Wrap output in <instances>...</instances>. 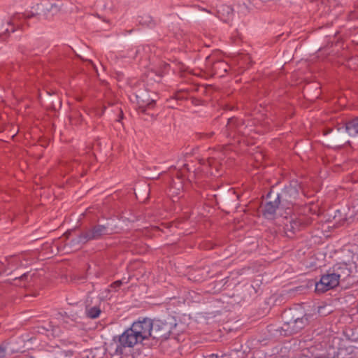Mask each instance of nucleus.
I'll return each instance as SVG.
<instances>
[{
  "instance_id": "obj_1",
  "label": "nucleus",
  "mask_w": 358,
  "mask_h": 358,
  "mask_svg": "<svg viewBox=\"0 0 358 358\" xmlns=\"http://www.w3.org/2000/svg\"><path fill=\"white\" fill-rule=\"evenodd\" d=\"M153 320L143 318L134 322L130 328L125 330L119 337L115 349L117 355H123L127 348H133L144 340L151 337Z\"/></svg>"
},
{
  "instance_id": "obj_2",
  "label": "nucleus",
  "mask_w": 358,
  "mask_h": 358,
  "mask_svg": "<svg viewBox=\"0 0 358 358\" xmlns=\"http://www.w3.org/2000/svg\"><path fill=\"white\" fill-rule=\"evenodd\" d=\"M299 195L296 184L286 187L280 194L277 195L280 202V207L289 209L296 201Z\"/></svg>"
},
{
  "instance_id": "obj_3",
  "label": "nucleus",
  "mask_w": 358,
  "mask_h": 358,
  "mask_svg": "<svg viewBox=\"0 0 358 358\" xmlns=\"http://www.w3.org/2000/svg\"><path fill=\"white\" fill-rule=\"evenodd\" d=\"M336 276L332 270L329 269L326 274L322 275L320 280L315 284V291L318 293H323L337 287L340 281Z\"/></svg>"
},
{
  "instance_id": "obj_4",
  "label": "nucleus",
  "mask_w": 358,
  "mask_h": 358,
  "mask_svg": "<svg viewBox=\"0 0 358 358\" xmlns=\"http://www.w3.org/2000/svg\"><path fill=\"white\" fill-rule=\"evenodd\" d=\"M151 337L155 339H167L170 336L173 326L161 320L153 321Z\"/></svg>"
},
{
  "instance_id": "obj_5",
  "label": "nucleus",
  "mask_w": 358,
  "mask_h": 358,
  "mask_svg": "<svg viewBox=\"0 0 358 358\" xmlns=\"http://www.w3.org/2000/svg\"><path fill=\"white\" fill-rule=\"evenodd\" d=\"M108 234V229L106 226L97 225L83 233L79 236V241L85 243L91 240L99 239L102 236Z\"/></svg>"
},
{
  "instance_id": "obj_6",
  "label": "nucleus",
  "mask_w": 358,
  "mask_h": 358,
  "mask_svg": "<svg viewBox=\"0 0 358 358\" xmlns=\"http://www.w3.org/2000/svg\"><path fill=\"white\" fill-rule=\"evenodd\" d=\"M307 321L308 320L306 317H297L294 320L285 321L282 328L287 334H296L306 326Z\"/></svg>"
},
{
  "instance_id": "obj_7",
  "label": "nucleus",
  "mask_w": 358,
  "mask_h": 358,
  "mask_svg": "<svg viewBox=\"0 0 358 358\" xmlns=\"http://www.w3.org/2000/svg\"><path fill=\"white\" fill-rule=\"evenodd\" d=\"M354 266L352 264L338 263L335 264L331 270L337 275L339 281L345 280L352 273Z\"/></svg>"
},
{
  "instance_id": "obj_8",
  "label": "nucleus",
  "mask_w": 358,
  "mask_h": 358,
  "mask_svg": "<svg viewBox=\"0 0 358 358\" xmlns=\"http://www.w3.org/2000/svg\"><path fill=\"white\" fill-rule=\"evenodd\" d=\"M6 265L1 264L3 266L2 273H10L13 270L17 268L18 267L25 266L27 264L24 263L22 256H11L6 259Z\"/></svg>"
},
{
  "instance_id": "obj_9",
  "label": "nucleus",
  "mask_w": 358,
  "mask_h": 358,
  "mask_svg": "<svg viewBox=\"0 0 358 358\" xmlns=\"http://www.w3.org/2000/svg\"><path fill=\"white\" fill-rule=\"evenodd\" d=\"M37 10L43 13L44 15H54L60 10V4L49 1H43L41 3L37 4Z\"/></svg>"
},
{
  "instance_id": "obj_10",
  "label": "nucleus",
  "mask_w": 358,
  "mask_h": 358,
  "mask_svg": "<svg viewBox=\"0 0 358 358\" xmlns=\"http://www.w3.org/2000/svg\"><path fill=\"white\" fill-rule=\"evenodd\" d=\"M24 17V15L18 14L13 16L10 20H8L6 23H3L0 27V34H4L10 32H13L15 30V27L19 26L18 20L21 17Z\"/></svg>"
},
{
  "instance_id": "obj_11",
  "label": "nucleus",
  "mask_w": 358,
  "mask_h": 358,
  "mask_svg": "<svg viewBox=\"0 0 358 358\" xmlns=\"http://www.w3.org/2000/svg\"><path fill=\"white\" fill-rule=\"evenodd\" d=\"M234 15L233 8L228 5L221 4L217 8V16L222 21L229 22Z\"/></svg>"
},
{
  "instance_id": "obj_12",
  "label": "nucleus",
  "mask_w": 358,
  "mask_h": 358,
  "mask_svg": "<svg viewBox=\"0 0 358 358\" xmlns=\"http://www.w3.org/2000/svg\"><path fill=\"white\" fill-rule=\"evenodd\" d=\"M279 206H280V202L276 196L273 201H270L265 204L263 210L264 216L267 219L274 218L276 210Z\"/></svg>"
},
{
  "instance_id": "obj_13",
  "label": "nucleus",
  "mask_w": 358,
  "mask_h": 358,
  "mask_svg": "<svg viewBox=\"0 0 358 358\" xmlns=\"http://www.w3.org/2000/svg\"><path fill=\"white\" fill-rule=\"evenodd\" d=\"M303 227V223L299 219H292L285 224V231L287 236H291Z\"/></svg>"
},
{
  "instance_id": "obj_14",
  "label": "nucleus",
  "mask_w": 358,
  "mask_h": 358,
  "mask_svg": "<svg viewBox=\"0 0 358 358\" xmlns=\"http://www.w3.org/2000/svg\"><path fill=\"white\" fill-rule=\"evenodd\" d=\"M344 129L350 136H358V117L354 118L352 120L347 122L343 128H338V131Z\"/></svg>"
},
{
  "instance_id": "obj_15",
  "label": "nucleus",
  "mask_w": 358,
  "mask_h": 358,
  "mask_svg": "<svg viewBox=\"0 0 358 358\" xmlns=\"http://www.w3.org/2000/svg\"><path fill=\"white\" fill-rule=\"evenodd\" d=\"M206 60L207 65L211 66V57H208L206 58ZM212 68L215 73H221L222 72L226 73L228 71L229 65L224 62L217 61L215 62H213V64H212Z\"/></svg>"
},
{
  "instance_id": "obj_16",
  "label": "nucleus",
  "mask_w": 358,
  "mask_h": 358,
  "mask_svg": "<svg viewBox=\"0 0 358 358\" xmlns=\"http://www.w3.org/2000/svg\"><path fill=\"white\" fill-rule=\"evenodd\" d=\"M136 99L139 107L141 108H151L155 102L154 98L148 97L147 93H141L136 95Z\"/></svg>"
},
{
  "instance_id": "obj_17",
  "label": "nucleus",
  "mask_w": 358,
  "mask_h": 358,
  "mask_svg": "<svg viewBox=\"0 0 358 358\" xmlns=\"http://www.w3.org/2000/svg\"><path fill=\"white\" fill-rule=\"evenodd\" d=\"M250 2L249 0H238L237 12L241 15H245L250 10Z\"/></svg>"
},
{
  "instance_id": "obj_18",
  "label": "nucleus",
  "mask_w": 358,
  "mask_h": 358,
  "mask_svg": "<svg viewBox=\"0 0 358 358\" xmlns=\"http://www.w3.org/2000/svg\"><path fill=\"white\" fill-rule=\"evenodd\" d=\"M101 314V310L97 306H93L86 308V315L92 319L97 318Z\"/></svg>"
},
{
  "instance_id": "obj_19",
  "label": "nucleus",
  "mask_w": 358,
  "mask_h": 358,
  "mask_svg": "<svg viewBox=\"0 0 358 358\" xmlns=\"http://www.w3.org/2000/svg\"><path fill=\"white\" fill-rule=\"evenodd\" d=\"M239 124V121L236 118H230L227 124V129L229 131V136H234L233 130Z\"/></svg>"
},
{
  "instance_id": "obj_20",
  "label": "nucleus",
  "mask_w": 358,
  "mask_h": 358,
  "mask_svg": "<svg viewBox=\"0 0 358 358\" xmlns=\"http://www.w3.org/2000/svg\"><path fill=\"white\" fill-rule=\"evenodd\" d=\"M181 189H182V185L180 182L178 187H175L173 185H172L171 187V191H172V194H178V192L180 191Z\"/></svg>"
},
{
  "instance_id": "obj_21",
  "label": "nucleus",
  "mask_w": 358,
  "mask_h": 358,
  "mask_svg": "<svg viewBox=\"0 0 358 358\" xmlns=\"http://www.w3.org/2000/svg\"><path fill=\"white\" fill-rule=\"evenodd\" d=\"M122 284V280H117V281L113 282L110 285V287L112 288L117 289V288L120 287Z\"/></svg>"
},
{
  "instance_id": "obj_22",
  "label": "nucleus",
  "mask_w": 358,
  "mask_h": 358,
  "mask_svg": "<svg viewBox=\"0 0 358 358\" xmlns=\"http://www.w3.org/2000/svg\"><path fill=\"white\" fill-rule=\"evenodd\" d=\"M6 355V349L0 346V358L4 357Z\"/></svg>"
},
{
  "instance_id": "obj_23",
  "label": "nucleus",
  "mask_w": 358,
  "mask_h": 358,
  "mask_svg": "<svg viewBox=\"0 0 358 358\" xmlns=\"http://www.w3.org/2000/svg\"><path fill=\"white\" fill-rule=\"evenodd\" d=\"M28 276V274L27 273H24L23 274L22 276H21V279L23 280V279H25L27 278V277Z\"/></svg>"
},
{
  "instance_id": "obj_24",
  "label": "nucleus",
  "mask_w": 358,
  "mask_h": 358,
  "mask_svg": "<svg viewBox=\"0 0 358 358\" xmlns=\"http://www.w3.org/2000/svg\"><path fill=\"white\" fill-rule=\"evenodd\" d=\"M208 163L209 164V165H211V162L210 160L208 161Z\"/></svg>"
},
{
  "instance_id": "obj_25",
  "label": "nucleus",
  "mask_w": 358,
  "mask_h": 358,
  "mask_svg": "<svg viewBox=\"0 0 358 358\" xmlns=\"http://www.w3.org/2000/svg\"><path fill=\"white\" fill-rule=\"evenodd\" d=\"M106 292H110V290H109L108 289H106Z\"/></svg>"
},
{
  "instance_id": "obj_26",
  "label": "nucleus",
  "mask_w": 358,
  "mask_h": 358,
  "mask_svg": "<svg viewBox=\"0 0 358 358\" xmlns=\"http://www.w3.org/2000/svg\"><path fill=\"white\" fill-rule=\"evenodd\" d=\"M138 52H139V50H137L136 51V54H138Z\"/></svg>"
},
{
  "instance_id": "obj_27",
  "label": "nucleus",
  "mask_w": 358,
  "mask_h": 358,
  "mask_svg": "<svg viewBox=\"0 0 358 358\" xmlns=\"http://www.w3.org/2000/svg\"><path fill=\"white\" fill-rule=\"evenodd\" d=\"M102 297H103V298H107V297H108V296H107V295H106V296H103Z\"/></svg>"
},
{
  "instance_id": "obj_28",
  "label": "nucleus",
  "mask_w": 358,
  "mask_h": 358,
  "mask_svg": "<svg viewBox=\"0 0 358 358\" xmlns=\"http://www.w3.org/2000/svg\"><path fill=\"white\" fill-rule=\"evenodd\" d=\"M29 358H34V357H29Z\"/></svg>"
}]
</instances>
